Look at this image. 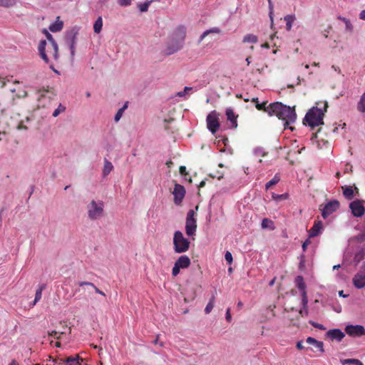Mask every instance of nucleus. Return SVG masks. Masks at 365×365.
Wrapping results in <instances>:
<instances>
[{"instance_id":"nucleus-1","label":"nucleus","mask_w":365,"mask_h":365,"mask_svg":"<svg viewBox=\"0 0 365 365\" xmlns=\"http://www.w3.org/2000/svg\"><path fill=\"white\" fill-rule=\"evenodd\" d=\"M252 102H255V107L258 110H263L269 115H275L279 119L284 121V129L294 130L295 128L290 124L295 121V106L290 107L279 102H274L267 106V102L259 103L257 98H253Z\"/></svg>"},{"instance_id":"nucleus-2","label":"nucleus","mask_w":365,"mask_h":365,"mask_svg":"<svg viewBox=\"0 0 365 365\" xmlns=\"http://www.w3.org/2000/svg\"><path fill=\"white\" fill-rule=\"evenodd\" d=\"M328 108V103L325 102H319L317 103L316 107H313L306 114L304 119V124L308 125L312 130L324 124L323 118L324 113Z\"/></svg>"},{"instance_id":"nucleus-3","label":"nucleus","mask_w":365,"mask_h":365,"mask_svg":"<svg viewBox=\"0 0 365 365\" xmlns=\"http://www.w3.org/2000/svg\"><path fill=\"white\" fill-rule=\"evenodd\" d=\"M187 34V29L184 26H178L173 33L172 41L168 45L166 53L171 55L180 51L183 46V41Z\"/></svg>"},{"instance_id":"nucleus-4","label":"nucleus","mask_w":365,"mask_h":365,"mask_svg":"<svg viewBox=\"0 0 365 365\" xmlns=\"http://www.w3.org/2000/svg\"><path fill=\"white\" fill-rule=\"evenodd\" d=\"M88 217L91 220L101 218L104 214V202L92 200L86 206Z\"/></svg>"},{"instance_id":"nucleus-5","label":"nucleus","mask_w":365,"mask_h":365,"mask_svg":"<svg viewBox=\"0 0 365 365\" xmlns=\"http://www.w3.org/2000/svg\"><path fill=\"white\" fill-rule=\"evenodd\" d=\"M190 242L186 239L182 232L175 231L173 235V248L175 253L186 252L190 248Z\"/></svg>"},{"instance_id":"nucleus-6","label":"nucleus","mask_w":365,"mask_h":365,"mask_svg":"<svg viewBox=\"0 0 365 365\" xmlns=\"http://www.w3.org/2000/svg\"><path fill=\"white\" fill-rule=\"evenodd\" d=\"M38 50L41 58L46 63L49 62V57H52L54 60H57L58 58V48L57 44L56 56L51 51L52 50L51 49L50 43H47V41L46 40H42L40 41L38 46Z\"/></svg>"},{"instance_id":"nucleus-7","label":"nucleus","mask_w":365,"mask_h":365,"mask_svg":"<svg viewBox=\"0 0 365 365\" xmlns=\"http://www.w3.org/2000/svg\"><path fill=\"white\" fill-rule=\"evenodd\" d=\"M197 230V220L195 218V211L190 210L187 214L185 221V232L189 237L195 235Z\"/></svg>"},{"instance_id":"nucleus-8","label":"nucleus","mask_w":365,"mask_h":365,"mask_svg":"<svg viewBox=\"0 0 365 365\" xmlns=\"http://www.w3.org/2000/svg\"><path fill=\"white\" fill-rule=\"evenodd\" d=\"M298 289L302 292V304L303 305V309L299 311V313L303 317L304 315H307L308 310L307 308V304L308 302L307 292H306V284L304 282L303 277L301 276H298Z\"/></svg>"},{"instance_id":"nucleus-9","label":"nucleus","mask_w":365,"mask_h":365,"mask_svg":"<svg viewBox=\"0 0 365 365\" xmlns=\"http://www.w3.org/2000/svg\"><path fill=\"white\" fill-rule=\"evenodd\" d=\"M207 126L208 130L212 133L215 134L220 128V122L218 114L216 111H212L209 113L206 118Z\"/></svg>"},{"instance_id":"nucleus-10","label":"nucleus","mask_w":365,"mask_h":365,"mask_svg":"<svg viewBox=\"0 0 365 365\" xmlns=\"http://www.w3.org/2000/svg\"><path fill=\"white\" fill-rule=\"evenodd\" d=\"M173 195H174L175 204L177 205H181L185 195V189L184 186L176 183L173 191Z\"/></svg>"},{"instance_id":"nucleus-11","label":"nucleus","mask_w":365,"mask_h":365,"mask_svg":"<svg viewBox=\"0 0 365 365\" xmlns=\"http://www.w3.org/2000/svg\"><path fill=\"white\" fill-rule=\"evenodd\" d=\"M349 207L354 216L359 217L364 215L365 208L363 202L361 200H355L349 204Z\"/></svg>"},{"instance_id":"nucleus-12","label":"nucleus","mask_w":365,"mask_h":365,"mask_svg":"<svg viewBox=\"0 0 365 365\" xmlns=\"http://www.w3.org/2000/svg\"><path fill=\"white\" fill-rule=\"evenodd\" d=\"M339 207V202L337 200H332L327 203L322 209V215L325 219Z\"/></svg>"},{"instance_id":"nucleus-13","label":"nucleus","mask_w":365,"mask_h":365,"mask_svg":"<svg viewBox=\"0 0 365 365\" xmlns=\"http://www.w3.org/2000/svg\"><path fill=\"white\" fill-rule=\"evenodd\" d=\"M346 333L351 336L365 335V329L361 325H348L345 328Z\"/></svg>"},{"instance_id":"nucleus-14","label":"nucleus","mask_w":365,"mask_h":365,"mask_svg":"<svg viewBox=\"0 0 365 365\" xmlns=\"http://www.w3.org/2000/svg\"><path fill=\"white\" fill-rule=\"evenodd\" d=\"M327 336L331 340L341 341L345 336L344 333L339 329H330L327 332Z\"/></svg>"},{"instance_id":"nucleus-15","label":"nucleus","mask_w":365,"mask_h":365,"mask_svg":"<svg viewBox=\"0 0 365 365\" xmlns=\"http://www.w3.org/2000/svg\"><path fill=\"white\" fill-rule=\"evenodd\" d=\"M225 114L227 115V120L230 121L231 124L232 128H237V119L238 118V115H235L234 110L231 108H227L225 111Z\"/></svg>"},{"instance_id":"nucleus-16","label":"nucleus","mask_w":365,"mask_h":365,"mask_svg":"<svg viewBox=\"0 0 365 365\" xmlns=\"http://www.w3.org/2000/svg\"><path fill=\"white\" fill-rule=\"evenodd\" d=\"M354 285L360 289L365 286V273L359 272L353 278Z\"/></svg>"},{"instance_id":"nucleus-17","label":"nucleus","mask_w":365,"mask_h":365,"mask_svg":"<svg viewBox=\"0 0 365 365\" xmlns=\"http://www.w3.org/2000/svg\"><path fill=\"white\" fill-rule=\"evenodd\" d=\"M190 259L187 255L180 256L175 262L180 269L187 268L190 265Z\"/></svg>"},{"instance_id":"nucleus-18","label":"nucleus","mask_w":365,"mask_h":365,"mask_svg":"<svg viewBox=\"0 0 365 365\" xmlns=\"http://www.w3.org/2000/svg\"><path fill=\"white\" fill-rule=\"evenodd\" d=\"M306 341L307 344L312 345L314 348L317 349V351H319L321 353L324 352V343L322 341H317V339L311 336L308 337Z\"/></svg>"},{"instance_id":"nucleus-19","label":"nucleus","mask_w":365,"mask_h":365,"mask_svg":"<svg viewBox=\"0 0 365 365\" xmlns=\"http://www.w3.org/2000/svg\"><path fill=\"white\" fill-rule=\"evenodd\" d=\"M65 365H82L83 359L79 355L76 354L66 358L63 360Z\"/></svg>"},{"instance_id":"nucleus-20","label":"nucleus","mask_w":365,"mask_h":365,"mask_svg":"<svg viewBox=\"0 0 365 365\" xmlns=\"http://www.w3.org/2000/svg\"><path fill=\"white\" fill-rule=\"evenodd\" d=\"M322 229V222L320 220L315 221L313 227L309 230V235L310 237L317 236Z\"/></svg>"},{"instance_id":"nucleus-21","label":"nucleus","mask_w":365,"mask_h":365,"mask_svg":"<svg viewBox=\"0 0 365 365\" xmlns=\"http://www.w3.org/2000/svg\"><path fill=\"white\" fill-rule=\"evenodd\" d=\"M43 32L47 38V41H48L47 43H50V47H51V49L52 50L51 51L56 56V44H57V43L55 41L52 35L46 29H43Z\"/></svg>"},{"instance_id":"nucleus-22","label":"nucleus","mask_w":365,"mask_h":365,"mask_svg":"<svg viewBox=\"0 0 365 365\" xmlns=\"http://www.w3.org/2000/svg\"><path fill=\"white\" fill-rule=\"evenodd\" d=\"M221 33L222 30L218 27H213L210 29H207L205 31H204L200 36L199 43L202 42L203 39L210 34H220Z\"/></svg>"},{"instance_id":"nucleus-23","label":"nucleus","mask_w":365,"mask_h":365,"mask_svg":"<svg viewBox=\"0 0 365 365\" xmlns=\"http://www.w3.org/2000/svg\"><path fill=\"white\" fill-rule=\"evenodd\" d=\"M38 101L41 102L44 98H48V101L52 98V96H54L53 92L49 91L48 90H40L38 91Z\"/></svg>"},{"instance_id":"nucleus-24","label":"nucleus","mask_w":365,"mask_h":365,"mask_svg":"<svg viewBox=\"0 0 365 365\" xmlns=\"http://www.w3.org/2000/svg\"><path fill=\"white\" fill-rule=\"evenodd\" d=\"M63 23L62 21L59 20V16L57 17V21L51 24L49 26V29L52 32H58L60 31L63 29Z\"/></svg>"},{"instance_id":"nucleus-25","label":"nucleus","mask_w":365,"mask_h":365,"mask_svg":"<svg viewBox=\"0 0 365 365\" xmlns=\"http://www.w3.org/2000/svg\"><path fill=\"white\" fill-rule=\"evenodd\" d=\"M113 169V166L112 163L108 161L107 159L104 160V166L103 169V176L106 177L109 175V173L112 171Z\"/></svg>"},{"instance_id":"nucleus-26","label":"nucleus","mask_w":365,"mask_h":365,"mask_svg":"<svg viewBox=\"0 0 365 365\" xmlns=\"http://www.w3.org/2000/svg\"><path fill=\"white\" fill-rule=\"evenodd\" d=\"M78 285L80 287H82V286H88V287H91L92 288L94 289L95 292L102 296H106L105 293L100 290L97 287L95 286V284L92 282H79L78 283Z\"/></svg>"},{"instance_id":"nucleus-27","label":"nucleus","mask_w":365,"mask_h":365,"mask_svg":"<svg viewBox=\"0 0 365 365\" xmlns=\"http://www.w3.org/2000/svg\"><path fill=\"white\" fill-rule=\"evenodd\" d=\"M343 194L348 200H351L354 197V189L351 186L342 187Z\"/></svg>"},{"instance_id":"nucleus-28","label":"nucleus","mask_w":365,"mask_h":365,"mask_svg":"<svg viewBox=\"0 0 365 365\" xmlns=\"http://www.w3.org/2000/svg\"><path fill=\"white\" fill-rule=\"evenodd\" d=\"M103 27V19L101 16H99L94 23L93 30L96 34H99Z\"/></svg>"},{"instance_id":"nucleus-29","label":"nucleus","mask_w":365,"mask_h":365,"mask_svg":"<svg viewBox=\"0 0 365 365\" xmlns=\"http://www.w3.org/2000/svg\"><path fill=\"white\" fill-rule=\"evenodd\" d=\"M215 295H212L211 299H210L209 302L207 303V306L205 308V313L206 314H208L212 312V310L214 307V305H215Z\"/></svg>"},{"instance_id":"nucleus-30","label":"nucleus","mask_w":365,"mask_h":365,"mask_svg":"<svg viewBox=\"0 0 365 365\" xmlns=\"http://www.w3.org/2000/svg\"><path fill=\"white\" fill-rule=\"evenodd\" d=\"M340 361L342 365H346V364L361 365V361L356 359H341Z\"/></svg>"},{"instance_id":"nucleus-31","label":"nucleus","mask_w":365,"mask_h":365,"mask_svg":"<svg viewBox=\"0 0 365 365\" xmlns=\"http://www.w3.org/2000/svg\"><path fill=\"white\" fill-rule=\"evenodd\" d=\"M279 180H280L279 175L278 174H276L271 180H269V182H267L266 183L265 189L269 190L272 186L278 183L279 182Z\"/></svg>"},{"instance_id":"nucleus-32","label":"nucleus","mask_w":365,"mask_h":365,"mask_svg":"<svg viewBox=\"0 0 365 365\" xmlns=\"http://www.w3.org/2000/svg\"><path fill=\"white\" fill-rule=\"evenodd\" d=\"M44 288H45V285L42 284V285L39 286L38 289L36 290V294H35V299H34V301L32 304L33 306H34L41 299L42 291Z\"/></svg>"},{"instance_id":"nucleus-33","label":"nucleus","mask_w":365,"mask_h":365,"mask_svg":"<svg viewBox=\"0 0 365 365\" xmlns=\"http://www.w3.org/2000/svg\"><path fill=\"white\" fill-rule=\"evenodd\" d=\"M258 41L257 36L254 34H247L243 38L244 43H255Z\"/></svg>"},{"instance_id":"nucleus-34","label":"nucleus","mask_w":365,"mask_h":365,"mask_svg":"<svg viewBox=\"0 0 365 365\" xmlns=\"http://www.w3.org/2000/svg\"><path fill=\"white\" fill-rule=\"evenodd\" d=\"M357 109L361 113H365V91L361 96L359 102L358 103Z\"/></svg>"},{"instance_id":"nucleus-35","label":"nucleus","mask_w":365,"mask_h":365,"mask_svg":"<svg viewBox=\"0 0 365 365\" xmlns=\"http://www.w3.org/2000/svg\"><path fill=\"white\" fill-rule=\"evenodd\" d=\"M262 227L274 230L273 222L268 218H264L262 221Z\"/></svg>"},{"instance_id":"nucleus-36","label":"nucleus","mask_w":365,"mask_h":365,"mask_svg":"<svg viewBox=\"0 0 365 365\" xmlns=\"http://www.w3.org/2000/svg\"><path fill=\"white\" fill-rule=\"evenodd\" d=\"M294 16L287 15L284 17V21L286 22V29L289 31L292 26V22L294 21Z\"/></svg>"},{"instance_id":"nucleus-37","label":"nucleus","mask_w":365,"mask_h":365,"mask_svg":"<svg viewBox=\"0 0 365 365\" xmlns=\"http://www.w3.org/2000/svg\"><path fill=\"white\" fill-rule=\"evenodd\" d=\"M17 0H0V6L11 7L16 4Z\"/></svg>"},{"instance_id":"nucleus-38","label":"nucleus","mask_w":365,"mask_h":365,"mask_svg":"<svg viewBox=\"0 0 365 365\" xmlns=\"http://www.w3.org/2000/svg\"><path fill=\"white\" fill-rule=\"evenodd\" d=\"M151 2H152V1H146L143 4H139L138 8H139L140 11L142 12L147 11Z\"/></svg>"},{"instance_id":"nucleus-39","label":"nucleus","mask_w":365,"mask_h":365,"mask_svg":"<svg viewBox=\"0 0 365 365\" xmlns=\"http://www.w3.org/2000/svg\"><path fill=\"white\" fill-rule=\"evenodd\" d=\"M75 38H76V34H74L72 36V38H71V39L70 41V43H69V47H70L71 53L72 56H73L74 53H75V51H74V49H75L74 46H75V43H76Z\"/></svg>"},{"instance_id":"nucleus-40","label":"nucleus","mask_w":365,"mask_h":365,"mask_svg":"<svg viewBox=\"0 0 365 365\" xmlns=\"http://www.w3.org/2000/svg\"><path fill=\"white\" fill-rule=\"evenodd\" d=\"M66 110V107L59 104L58 107L53 111V116L56 117Z\"/></svg>"},{"instance_id":"nucleus-41","label":"nucleus","mask_w":365,"mask_h":365,"mask_svg":"<svg viewBox=\"0 0 365 365\" xmlns=\"http://www.w3.org/2000/svg\"><path fill=\"white\" fill-rule=\"evenodd\" d=\"M225 259L229 264H231L233 261L232 255L231 252H230L229 251H227L225 255Z\"/></svg>"},{"instance_id":"nucleus-42","label":"nucleus","mask_w":365,"mask_h":365,"mask_svg":"<svg viewBox=\"0 0 365 365\" xmlns=\"http://www.w3.org/2000/svg\"><path fill=\"white\" fill-rule=\"evenodd\" d=\"M310 324L315 328H317L321 330H325L326 328L324 327L323 324L314 322H310Z\"/></svg>"},{"instance_id":"nucleus-43","label":"nucleus","mask_w":365,"mask_h":365,"mask_svg":"<svg viewBox=\"0 0 365 365\" xmlns=\"http://www.w3.org/2000/svg\"><path fill=\"white\" fill-rule=\"evenodd\" d=\"M180 268L174 264V267L172 269V274L176 277L180 273Z\"/></svg>"},{"instance_id":"nucleus-44","label":"nucleus","mask_w":365,"mask_h":365,"mask_svg":"<svg viewBox=\"0 0 365 365\" xmlns=\"http://www.w3.org/2000/svg\"><path fill=\"white\" fill-rule=\"evenodd\" d=\"M118 3L122 6H128L130 5L131 0H118Z\"/></svg>"},{"instance_id":"nucleus-45","label":"nucleus","mask_w":365,"mask_h":365,"mask_svg":"<svg viewBox=\"0 0 365 365\" xmlns=\"http://www.w3.org/2000/svg\"><path fill=\"white\" fill-rule=\"evenodd\" d=\"M123 113V108H120V109L118 110L117 113H116V114H115V121H118V120H120V118H121V116H122Z\"/></svg>"},{"instance_id":"nucleus-46","label":"nucleus","mask_w":365,"mask_h":365,"mask_svg":"<svg viewBox=\"0 0 365 365\" xmlns=\"http://www.w3.org/2000/svg\"><path fill=\"white\" fill-rule=\"evenodd\" d=\"M48 335L55 338V339H59L60 338V334L56 331H52L51 332H48Z\"/></svg>"},{"instance_id":"nucleus-47","label":"nucleus","mask_w":365,"mask_h":365,"mask_svg":"<svg viewBox=\"0 0 365 365\" xmlns=\"http://www.w3.org/2000/svg\"><path fill=\"white\" fill-rule=\"evenodd\" d=\"M345 25H346V29L347 31H351L353 30V26L351 24L350 21H346Z\"/></svg>"},{"instance_id":"nucleus-48","label":"nucleus","mask_w":365,"mask_h":365,"mask_svg":"<svg viewBox=\"0 0 365 365\" xmlns=\"http://www.w3.org/2000/svg\"><path fill=\"white\" fill-rule=\"evenodd\" d=\"M179 171H180V173L182 175H187V173L186 171V168L185 166H180V168H179Z\"/></svg>"},{"instance_id":"nucleus-49","label":"nucleus","mask_w":365,"mask_h":365,"mask_svg":"<svg viewBox=\"0 0 365 365\" xmlns=\"http://www.w3.org/2000/svg\"><path fill=\"white\" fill-rule=\"evenodd\" d=\"M225 318H226V320L227 322H230L231 321V313H230V308H228L226 311V316H225Z\"/></svg>"},{"instance_id":"nucleus-50","label":"nucleus","mask_w":365,"mask_h":365,"mask_svg":"<svg viewBox=\"0 0 365 365\" xmlns=\"http://www.w3.org/2000/svg\"><path fill=\"white\" fill-rule=\"evenodd\" d=\"M268 1H269V10H270L269 16H270V19H272V13H273V6H272L271 0H268Z\"/></svg>"},{"instance_id":"nucleus-51","label":"nucleus","mask_w":365,"mask_h":365,"mask_svg":"<svg viewBox=\"0 0 365 365\" xmlns=\"http://www.w3.org/2000/svg\"><path fill=\"white\" fill-rule=\"evenodd\" d=\"M360 19L365 20V10H362L359 14Z\"/></svg>"},{"instance_id":"nucleus-52","label":"nucleus","mask_w":365,"mask_h":365,"mask_svg":"<svg viewBox=\"0 0 365 365\" xmlns=\"http://www.w3.org/2000/svg\"><path fill=\"white\" fill-rule=\"evenodd\" d=\"M310 243V241L309 240H307L302 245V248L304 250H306L307 246Z\"/></svg>"},{"instance_id":"nucleus-53","label":"nucleus","mask_w":365,"mask_h":365,"mask_svg":"<svg viewBox=\"0 0 365 365\" xmlns=\"http://www.w3.org/2000/svg\"><path fill=\"white\" fill-rule=\"evenodd\" d=\"M320 130H321V128H319L315 133H313L312 138H318V134L320 132Z\"/></svg>"},{"instance_id":"nucleus-54","label":"nucleus","mask_w":365,"mask_h":365,"mask_svg":"<svg viewBox=\"0 0 365 365\" xmlns=\"http://www.w3.org/2000/svg\"><path fill=\"white\" fill-rule=\"evenodd\" d=\"M304 349V346L302 344V341H298V349Z\"/></svg>"},{"instance_id":"nucleus-55","label":"nucleus","mask_w":365,"mask_h":365,"mask_svg":"<svg viewBox=\"0 0 365 365\" xmlns=\"http://www.w3.org/2000/svg\"><path fill=\"white\" fill-rule=\"evenodd\" d=\"M173 162L171 160H168L166 162V165L168 167V168H170L171 165H173Z\"/></svg>"},{"instance_id":"nucleus-56","label":"nucleus","mask_w":365,"mask_h":365,"mask_svg":"<svg viewBox=\"0 0 365 365\" xmlns=\"http://www.w3.org/2000/svg\"><path fill=\"white\" fill-rule=\"evenodd\" d=\"M339 19L341 20L344 23H346V21H349V19H346L344 17H341V16L339 17Z\"/></svg>"},{"instance_id":"nucleus-57","label":"nucleus","mask_w":365,"mask_h":365,"mask_svg":"<svg viewBox=\"0 0 365 365\" xmlns=\"http://www.w3.org/2000/svg\"><path fill=\"white\" fill-rule=\"evenodd\" d=\"M237 307H238L239 309H241V308L242 307V306H243V304H242V302H239L237 303Z\"/></svg>"},{"instance_id":"nucleus-58","label":"nucleus","mask_w":365,"mask_h":365,"mask_svg":"<svg viewBox=\"0 0 365 365\" xmlns=\"http://www.w3.org/2000/svg\"><path fill=\"white\" fill-rule=\"evenodd\" d=\"M276 197L279 198V199H284L286 197L284 195H277Z\"/></svg>"},{"instance_id":"nucleus-59","label":"nucleus","mask_w":365,"mask_h":365,"mask_svg":"<svg viewBox=\"0 0 365 365\" xmlns=\"http://www.w3.org/2000/svg\"><path fill=\"white\" fill-rule=\"evenodd\" d=\"M205 182L202 180V181L200 182V183L199 185V187H202L205 186Z\"/></svg>"},{"instance_id":"nucleus-60","label":"nucleus","mask_w":365,"mask_h":365,"mask_svg":"<svg viewBox=\"0 0 365 365\" xmlns=\"http://www.w3.org/2000/svg\"><path fill=\"white\" fill-rule=\"evenodd\" d=\"M250 58L251 57L250 56H248L247 58H246V62H247V64L249 66L250 63Z\"/></svg>"},{"instance_id":"nucleus-61","label":"nucleus","mask_w":365,"mask_h":365,"mask_svg":"<svg viewBox=\"0 0 365 365\" xmlns=\"http://www.w3.org/2000/svg\"><path fill=\"white\" fill-rule=\"evenodd\" d=\"M9 365H19V364L15 360H13Z\"/></svg>"},{"instance_id":"nucleus-62","label":"nucleus","mask_w":365,"mask_h":365,"mask_svg":"<svg viewBox=\"0 0 365 365\" xmlns=\"http://www.w3.org/2000/svg\"><path fill=\"white\" fill-rule=\"evenodd\" d=\"M339 294L340 296H341V297H346V295H344V294H343V291H340V292H339Z\"/></svg>"},{"instance_id":"nucleus-63","label":"nucleus","mask_w":365,"mask_h":365,"mask_svg":"<svg viewBox=\"0 0 365 365\" xmlns=\"http://www.w3.org/2000/svg\"><path fill=\"white\" fill-rule=\"evenodd\" d=\"M274 280H275V279H273L269 282V285H270V286H272V285L274 284Z\"/></svg>"},{"instance_id":"nucleus-64","label":"nucleus","mask_w":365,"mask_h":365,"mask_svg":"<svg viewBox=\"0 0 365 365\" xmlns=\"http://www.w3.org/2000/svg\"><path fill=\"white\" fill-rule=\"evenodd\" d=\"M354 191L356 192V194L359 193V189L356 187H354Z\"/></svg>"}]
</instances>
